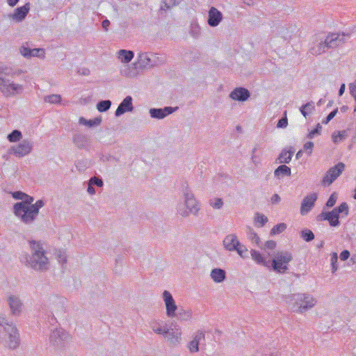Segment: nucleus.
<instances>
[{"mask_svg":"<svg viewBox=\"0 0 356 356\" xmlns=\"http://www.w3.org/2000/svg\"><path fill=\"white\" fill-rule=\"evenodd\" d=\"M293 153L294 151L293 150L284 149L277 158L276 163L280 164L289 163L291 160Z\"/></svg>","mask_w":356,"mask_h":356,"instance_id":"cd10ccee","label":"nucleus"},{"mask_svg":"<svg viewBox=\"0 0 356 356\" xmlns=\"http://www.w3.org/2000/svg\"><path fill=\"white\" fill-rule=\"evenodd\" d=\"M138 64L143 68L151 67L154 65L148 54L146 52L140 53L138 55Z\"/></svg>","mask_w":356,"mask_h":356,"instance_id":"7c9ffc66","label":"nucleus"},{"mask_svg":"<svg viewBox=\"0 0 356 356\" xmlns=\"http://www.w3.org/2000/svg\"><path fill=\"white\" fill-rule=\"evenodd\" d=\"M134 54L132 51L120 49L117 53L118 58L124 63H129L134 58Z\"/></svg>","mask_w":356,"mask_h":356,"instance_id":"c85d7f7f","label":"nucleus"},{"mask_svg":"<svg viewBox=\"0 0 356 356\" xmlns=\"http://www.w3.org/2000/svg\"><path fill=\"white\" fill-rule=\"evenodd\" d=\"M252 356H280V353L275 348L265 347L257 350Z\"/></svg>","mask_w":356,"mask_h":356,"instance_id":"393cba45","label":"nucleus"},{"mask_svg":"<svg viewBox=\"0 0 356 356\" xmlns=\"http://www.w3.org/2000/svg\"><path fill=\"white\" fill-rule=\"evenodd\" d=\"M132 97L131 96H127L122 102L119 104L118 108L115 112V115L119 117L126 112H131L134 110V106L132 104Z\"/></svg>","mask_w":356,"mask_h":356,"instance_id":"6ab92c4d","label":"nucleus"},{"mask_svg":"<svg viewBox=\"0 0 356 356\" xmlns=\"http://www.w3.org/2000/svg\"><path fill=\"white\" fill-rule=\"evenodd\" d=\"M315 110L314 103L313 102H307L300 108V111L302 115L306 118L309 113H312Z\"/></svg>","mask_w":356,"mask_h":356,"instance_id":"f704fd0d","label":"nucleus"},{"mask_svg":"<svg viewBox=\"0 0 356 356\" xmlns=\"http://www.w3.org/2000/svg\"><path fill=\"white\" fill-rule=\"evenodd\" d=\"M181 321H188L191 319L192 312L190 309H184L181 308L177 310V316H175Z\"/></svg>","mask_w":356,"mask_h":356,"instance_id":"2f4dec72","label":"nucleus"},{"mask_svg":"<svg viewBox=\"0 0 356 356\" xmlns=\"http://www.w3.org/2000/svg\"><path fill=\"white\" fill-rule=\"evenodd\" d=\"M344 170L345 164L341 162L338 163L326 172L322 179L321 184L324 186H330L339 177Z\"/></svg>","mask_w":356,"mask_h":356,"instance_id":"f8f14e48","label":"nucleus"},{"mask_svg":"<svg viewBox=\"0 0 356 356\" xmlns=\"http://www.w3.org/2000/svg\"><path fill=\"white\" fill-rule=\"evenodd\" d=\"M339 216L337 214V211L332 209L331 211H329L328 216V221L330 225L332 227H337L339 225Z\"/></svg>","mask_w":356,"mask_h":356,"instance_id":"4c0bfd02","label":"nucleus"},{"mask_svg":"<svg viewBox=\"0 0 356 356\" xmlns=\"http://www.w3.org/2000/svg\"><path fill=\"white\" fill-rule=\"evenodd\" d=\"M31 254L22 255L21 261L27 267L37 271H45L49 268V259L45 255L42 244L40 241H30Z\"/></svg>","mask_w":356,"mask_h":356,"instance_id":"f03ea898","label":"nucleus"},{"mask_svg":"<svg viewBox=\"0 0 356 356\" xmlns=\"http://www.w3.org/2000/svg\"><path fill=\"white\" fill-rule=\"evenodd\" d=\"M31 50H32L31 49L23 46L20 48L19 51L23 56H24L26 58H29V57H31Z\"/></svg>","mask_w":356,"mask_h":356,"instance_id":"bf43d9fd","label":"nucleus"},{"mask_svg":"<svg viewBox=\"0 0 356 356\" xmlns=\"http://www.w3.org/2000/svg\"><path fill=\"white\" fill-rule=\"evenodd\" d=\"M337 196L336 195V193H332L329 199L327 200V202H326V206L327 207H332L336 202H337Z\"/></svg>","mask_w":356,"mask_h":356,"instance_id":"4d7b16f0","label":"nucleus"},{"mask_svg":"<svg viewBox=\"0 0 356 356\" xmlns=\"http://www.w3.org/2000/svg\"><path fill=\"white\" fill-rule=\"evenodd\" d=\"M288 124V120L286 117L282 118L278 120V122L277 124V127L278 128H285Z\"/></svg>","mask_w":356,"mask_h":356,"instance_id":"e2e57ef3","label":"nucleus"},{"mask_svg":"<svg viewBox=\"0 0 356 356\" xmlns=\"http://www.w3.org/2000/svg\"><path fill=\"white\" fill-rule=\"evenodd\" d=\"M47 307L51 314V319L56 321L55 315L60 316L65 312L63 298L57 296L49 297Z\"/></svg>","mask_w":356,"mask_h":356,"instance_id":"ddd939ff","label":"nucleus"},{"mask_svg":"<svg viewBox=\"0 0 356 356\" xmlns=\"http://www.w3.org/2000/svg\"><path fill=\"white\" fill-rule=\"evenodd\" d=\"M177 109V107L165 106L163 108H150L149 115L151 118L156 119H163L168 115L172 113Z\"/></svg>","mask_w":356,"mask_h":356,"instance_id":"a211bd4d","label":"nucleus"},{"mask_svg":"<svg viewBox=\"0 0 356 356\" xmlns=\"http://www.w3.org/2000/svg\"><path fill=\"white\" fill-rule=\"evenodd\" d=\"M260 148L259 145H256L252 150L251 153V161L255 166L259 165L261 163V153H257V150Z\"/></svg>","mask_w":356,"mask_h":356,"instance_id":"c9c22d12","label":"nucleus"},{"mask_svg":"<svg viewBox=\"0 0 356 356\" xmlns=\"http://www.w3.org/2000/svg\"><path fill=\"white\" fill-rule=\"evenodd\" d=\"M164 323L161 321H153L150 323V327L157 334H163L165 327H163Z\"/></svg>","mask_w":356,"mask_h":356,"instance_id":"473e14b6","label":"nucleus"},{"mask_svg":"<svg viewBox=\"0 0 356 356\" xmlns=\"http://www.w3.org/2000/svg\"><path fill=\"white\" fill-rule=\"evenodd\" d=\"M44 102L50 104H58L61 100V97L59 95H50L44 97Z\"/></svg>","mask_w":356,"mask_h":356,"instance_id":"49530a36","label":"nucleus"},{"mask_svg":"<svg viewBox=\"0 0 356 356\" xmlns=\"http://www.w3.org/2000/svg\"><path fill=\"white\" fill-rule=\"evenodd\" d=\"M291 174V168L286 165H280L275 169L274 172V176L277 179H281L285 176L289 177Z\"/></svg>","mask_w":356,"mask_h":356,"instance_id":"c756f323","label":"nucleus"},{"mask_svg":"<svg viewBox=\"0 0 356 356\" xmlns=\"http://www.w3.org/2000/svg\"><path fill=\"white\" fill-rule=\"evenodd\" d=\"M22 72L21 70L13 71L6 65H0V92L4 97H13L21 95L24 90V87L22 84L16 83L8 78L3 77L2 75L13 76L19 75Z\"/></svg>","mask_w":356,"mask_h":356,"instance_id":"20e7f679","label":"nucleus"},{"mask_svg":"<svg viewBox=\"0 0 356 356\" xmlns=\"http://www.w3.org/2000/svg\"><path fill=\"white\" fill-rule=\"evenodd\" d=\"M337 261H338V255L337 252H332L331 254V266H332V271L334 273L337 271L338 266H337Z\"/></svg>","mask_w":356,"mask_h":356,"instance_id":"3c124183","label":"nucleus"},{"mask_svg":"<svg viewBox=\"0 0 356 356\" xmlns=\"http://www.w3.org/2000/svg\"><path fill=\"white\" fill-rule=\"evenodd\" d=\"M346 131H341L338 132H334L332 134V140L334 143H338L346 138Z\"/></svg>","mask_w":356,"mask_h":356,"instance_id":"c03bdc74","label":"nucleus"},{"mask_svg":"<svg viewBox=\"0 0 356 356\" xmlns=\"http://www.w3.org/2000/svg\"><path fill=\"white\" fill-rule=\"evenodd\" d=\"M222 20V14L215 7H211L208 13L207 23L211 27L217 26Z\"/></svg>","mask_w":356,"mask_h":356,"instance_id":"412c9836","label":"nucleus"},{"mask_svg":"<svg viewBox=\"0 0 356 356\" xmlns=\"http://www.w3.org/2000/svg\"><path fill=\"white\" fill-rule=\"evenodd\" d=\"M317 200L316 193H311L305 196L301 203L300 214L305 216L314 207L315 202Z\"/></svg>","mask_w":356,"mask_h":356,"instance_id":"f3484780","label":"nucleus"},{"mask_svg":"<svg viewBox=\"0 0 356 356\" xmlns=\"http://www.w3.org/2000/svg\"><path fill=\"white\" fill-rule=\"evenodd\" d=\"M29 10L30 4L26 3L23 6L17 8L14 13L10 15V18L16 22H20L26 17Z\"/></svg>","mask_w":356,"mask_h":356,"instance_id":"5701e85b","label":"nucleus"},{"mask_svg":"<svg viewBox=\"0 0 356 356\" xmlns=\"http://www.w3.org/2000/svg\"><path fill=\"white\" fill-rule=\"evenodd\" d=\"M281 200V198L278 194H274L271 198L270 202L272 204H278Z\"/></svg>","mask_w":356,"mask_h":356,"instance_id":"774afa93","label":"nucleus"},{"mask_svg":"<svg viewBox=\"0 0 356 356\" xmlns=\"http://www.w3.org/2000/svg\"><path fill=\"white\" fill-rule=\"evenodd\" d=\"M22 134L19 130L15 129L7 136V139L10 143H17L21 141Z\"/></svg>","mask_w":356,"mask_h":356,"instance_id":"e433bc0d","label":"nucleus"},{"mask_svg":"<svg viewBox=\"0 0 356 356\" xmlns=\"http://www.w3.org/2000/svg\"><path fill=\"white\" fill-rule=\"evenodd\" d=\"M0 327H3L7 337L4 345L10 349H16L20 344L19 334L16 326L6 318L0 317Z\"/></svg>","mask_w":356,"mask_h":356,"instance_id":"0eeeda50","label":"nucleus"},{"mask_svg":"<svg viewBox=\"0 0 356 356\" xmlns=\"http://www.w3.org/2000/svg\"><path fill=\"white\" fill-rule=\"evenodd\" d=\"M10 312L14 316H19L22 312L23 302L19 296L15 295H9L7 298Z\"/></svg>","mask_w":356,"mask_h":356,"instance_id":"dca6fc26","label":"nucleus"},{"mask_svg":"<svg viewBox=\"0 0 356 356\" xmlns=\"http://www.w3.org/2000/svg\"><path fill=\"white\" fill-rule=\"evenodd\" d=\"M268 222V218L264 214L257 213L254 216V223L258 227H263Z\"/></svg>","mask_w":356,"mask_h":356,"instance_id":"ea45409f","label":"nucleus"},{"mask_svg":"<svg viewBox=\"0 0 356 356\" xmlns=\"http://www.w3.org/2000/svg\"><path fill=\"white\" fill-rule=\"evenodd\" d=\"M343 42V38L337 33H330L325 38L314 43L309 52L314 56L321 55L330 48H336Z\"/></svg>","mask_w":356,"mask_h":356,"instance_id":"423d86ee","label":"nucleus"},{"mask_svg":"<svg viewBox=\"0 0 356 356\" xmlns=\"http://www.w3.org/2000/svg\"><path fill=\"white\" fill-rule=\"evenodd\" d=\"M182 332L180 326L175 322L171 323L168 328L165 327L163 336L168 339V341L173 345H177L181 340Z\"/></svg>","mask_w":356,"mask_h":356,"instance_id":"4468645a","label":"nucleus"},{"mask_svg":"<svg viewBox=\"0 0 356 356\" xmlns=\"http://www.w3.org/2000/svg\"><path fill=\"white\" fill-rule=\"evenodd\" d=\"M321 129L322 127L321 124L318 123L316 125V129L309 131V133L307 134V138L309 139H312L313 138H314L316 135H320Z\"/></svg>","mask_w":356,"mask_h":356,"instance_id":"6e6d98bb","label":"nucleus"},{"mask_svg":"<svg viewBox=\"0 0 356 356\" xmlns=\"http://www.w3.org/2000/svg\"><path fill=\"white\" fill-rule=\"evenodd\" d=\"M73 143L78 148L82 149L87 147L88 139L86 135L78 133L74 135Z\"/></svg>","mask_w":356,"mask_h":356,"instance_id":"a878e982","label":"nucleus"},{"mask_svg":"<svg viewBox=\"0 0 356 356\" xmlns=\"http://www.w3.org/2000/svg\"><path fill=\"white\" fill-rule=\"evenodd\" d=\"M182 0H163V5L161 7V10H168L177 5H178Z\"/></svg>","mask_w":356,"mask_h":356,"instance_id":"37998d69","label":"nucleus"},{"mask_svg":"<svg viewBox=\"0 0 356 356\" xmlns=\"http://www.w3.org/2000/svg\"><path fill=\"white\" fill-rule=\"evenodd\" d=\"M34 198L25 193L22 201L13 205V213L26 225H31L37 219L40 209L44 206V202L39 200L33 204Z\"/></svg>","mask_w":356,"mask_h":356,"instance_id":"f257e3e1","label":"nucleus"},{"mask_svg":"<svg viewBox=\"0 0 356 356\" xmlns=\"http://www.w3.org/2000/svg\"><path fill=\"white\" fill-rule=\"evenodd\" d=\"M209 204L214 209H220L222 207L224 202L222 198L215 197L210 199Z\"/></svg>","mask_w":356,"mask_h":356,"instance_id":"a19ab883","label":"nucleus"},{"mask_svg":"<svg viewBox=\"0 0 356 356\" xmlns=\"http://www.w3.org/2000/svg\"><path fill=\"white\" fill-rule=\"evenodd\" d=\"M210 276L216 283H221L226 278V272L221 268H214L211 270Z\"/></svg>","mask_w":356,"mask_h":356,"instance_id":"bb28decb","label":"nucleus"},{"mask_svg":"<svg viewBox=\"0 0 356 356\" xmlns=\"http://www.w3.org/2000/svg\"><path fill=\"white\" fill-rule=\"evenodd\" d=\"M88 182L90 184V185L97 186L98 187H102L104 185L102 179L95 176L92 177L89 179Z\"/></svg>","mask_w":356,"mask_h":356,"instance_id":"5fc2aeb1","label":"nucleus"},{"mask_svg":"<svg viewBox=\"0 0 356 356\" xmlns=\"http://www.w3.org/2000/svg\"><path fill=\"white\" fill-rule=\"evenodd\" d=\"M79 123L83 125L88 126L89 127L98 126L102 122V118H95L93 120H86L83 117H81L79 120Z\"/></svg>","mask_w":356,"mask_h":356,"instance_id":"72a5a7b5","label":"nucleus"},{"mask_svg":"<svg viewBox=\"0 0 356 356\" xmlns=\"http://www.w3.org/2000/svg\"><path fill=\"white\" fill-rule=\"evenodd\" d=\"M181 192L183 202H180L177 206V213L184 218L191 215L197 216L200 211V203L195 197L187 181L182 182Z\"/></svg>","mask_w":356,"mask_h":356,"instance_id":"7ed1b4c3","label":"nucleus"},{"mask_svg":"<svg viewBox=\"0 0 356 356\" xmlns=\"http://www.w3.org/2000/svg\"><path fill=\"white\" fill-rule=\"evenodd\" d=\"M337 112L338 108H337L328 114V115L322 121V123L327 124L332 119L334 118Z\"/></svg>","mask_w":356,"mask_h":356,"instance_id":"13d9d810","label":"nucleus"},{"mask_svg":"<svg viewBox=\"0 0 356 356\" xmlns=\"http://www.w3.org/2000/svg\"><path fill=\"white\" fill-rule=\"evenodd\" d=\"M45 55L44 50L43 49H32L31 57H38L44 58Z\"/></svg>","mask_w":356,"mask_h":356,"instance_id":"864d4df0","label":"nucleus"},{"mask_svg":"<svg viewBox=\"0 0 356 356\" xmlns=\"http://www.w3.org/2000/svg\"><path fill=\"white\" fill-rule=\"evenodd\" d=\"M111 106V102L110 100H102L97 103V108L99 112L107 111Z\"/></svg>","mask_w":356,"mask_h":356,"instance_id":"79ce46f5","label":"nucleus"},{"mask_svg":"<svg viewBox=\"0 0 356 356\" xmlns=\"http://www.w3.org/2000/svg\"><path fill=\"white\" fill-rule=\"evenodd\" d=\"M286 303L293 312L302 314L313 308L317 303V300L307 293H293L286 298Z\"/></svg>","mask_w":356,"mask_h":356,"instance_id":"39448f33","label":"nucleus"},{"mask_svg":"<svg viewBox=\"0 0 356 356\" xmlns=\"http://www.w3.org/2000/svg\"><path fill=\"white\" fill-rule=\"evenodd\" d=\"M204 332L202 330H198L194 334L193 339L188 344V348L191 353H195L199 351L200 343L204 339Z\"/></svg>","mask_w":356,"mask_h":356,"instance_id":"aec40b11","label":"nucleus"},{"mask_svg":"<svg viewBox=\"0 0 356 356\" xmlns=\"http://www.w3.org/2000/svg\"><path fill=\"white\" fill-rule=\"evenodd\" d=\"M33 149V143L31 139L25 138L17 145L12 146L9 152L15 156L22 158L29 154Z\"/></svg>","mask_w":356,"mask_h":356,"instance_id":"9b49d317","label":"nucleus"},{"mask_svg":"<svg viewBox=\"0 0 356 356\" xmlns=\"http://www.w3.org/2000/svg\"><path fill=\"white\" fill-rule=\"evenodd\" d=\"M334 211H337V214L339 216V213H344L345 216H348V206L346 202L341 203L339 207L334 209Z\"/></svg>","mask_w":356,"mask_h":356,"instance_id":"8fccbe9b","label":"nucleus"},{"mask_svg":"<svg viewBox=\"0 0 356 356\" xmlns=\"http://www.w3.org/2000/svg\"><path fill=\"white\" fill-rule=\"evenodd\" d=\"M252 259L259 265L264 266L267 268H270V260H268L266 257L262 255L259 251L252 250L250 251Z\"/></svg>","mask_w":356,"mask_h":356,"instance_id":"b1692460","label":"nucleus"},{"mask_svg":"<svg viewBox=\"0 0 356 356\" xmlns=\"http://www.w3.org/2000/svg\"><path fill=\"white\" fill-rule=\"evenodd\" d=\"M276 243L274 241H268L265 243V247L270 250H273L275 248Z\"/></svg>","mask_w":356,"mask_h":356,"instance_id":"338daca9","label":"nucleus"},{"mask_svg":"<svg viewBox=\"0 0 356 356\" xmlns=\"http://www.w3.org/2000/svg\"><path fill=\"white\" fill-rule=\"evenodd\" d=\"M293 259L292 254L287 251L277 252L270 261V270L277 273H285L289 270V264Z\"/></svg>","mask_w":356,"mask_h":356,"instance_id":"6e6552de","label":"nucleus"},{"mask_svg":"<svg viewBox=\"0 0 356 356\" xmlns=\"http://www.w3.org/2000/svg\"><path fill=\"white\" fill-rule=\"evenodd\" d=\"M56 258L58 262L61 264H65L67 262V254L63 250H58L56 252Z\"/></svg>","mask_w":356,"mask_h":356,"instance_id":"603ef678","label":"nucleus"},{"mask_svg":"<svg viewBox=\"0 0 356 356\" xmlns=\"http://www.w3.org/2000/svg\"><path fill=\"white\" fill-rule=\"evenodd\" d=\"M286 229L285 223H280L275 225L270 230V234H278L283 232Z\"/></svg>","mask_w":356,"mask_h":356,"instance_id":"09e8293b","label":"nucleus"},{"mask_svg":"<svg viewBox=\"0 0 356 356\" xmlns=\"http://www.w3.org/2000/svg\"><path fill=\"white\" fill-rule=\"evenodd\" d=\"M301 237L305 241L309 242L314 238V234L311 230L305 229L301 232Z\"/></svg>","mask_w":356,"mask_h":356,"instance_id":"de8ad7c7","label":"nucleus"},{"mask_svg":"<svg viewBox=\"0 0 356 356\" xmlns=\"http://www.w3.org/2000/svg\"><path fill=\"white\" fill-rule=\"evenodd\" d=\"M162 298L165 303V314L168 318H175L177 316L178 307L172 294L167 290L162 293Z\"/></svg>","mask_w":356,"mask_h":356,"instance_id":"2eb2a0df","label":"nucleus"},{"mask_svg":"<svg viewBox=\"0 0 356 356\" xmlns=\"http://www.w3.org/2000/svg\"><path fill=\"white\" fill-rule=\"evenodd\" d=\"M313 147H314V143H313V142H311V141H308V142H307V143L304 145V149H305L306 152H307V153H308V154H309V155H311V154H312Z\"/></svg>","mask_w":356,"mask_h":356,"instance_id":"052dcab7","label":"nucleus"},{"mask_svg":"<svg viewBox=\"0 0 356 356\" xmlns=\"http://www.w3.org/2000/svg\"><path fill=\"white\" fill-rule=\"evenodd\" d=\"M11 194H12V197L14 199L20 200L22 201V200L24 197L25 193L22 192V191H15V192L11 193Z\"/></svg>","mask_w":356,"mask_h":356,"instance_id":"680f3d73","label":"nucleus"},{"mask_svg":"<svg viewBox=\"0 0 356 356\" xmlns=\"http://www.w3.org/2000/svg\"><path fill=\"white\" fill-rule=\"evenodd\" d=\"M69 337V334L63 329L56 328L50 334L49 343L54 348H63L65 346Z\"/></svg>","mask_w":356,"mask_h":356,"instance_id":"9d476101","label":"nucleus"},{"mask_svg":"<svg viewBox=\"0 0 356 356\" xmlns=\"http://www.w3.org/2000/svg\"><path fill=\"white\" fill-rule=\"evenodd\" d=\"M350 257V252L347 250L342 251L339 255V258L341 261H346Z\"/></svg>","mask_w":356,"mask_h":356,"instance_id":"0e129e2a","label":"nucleus"},{"mask_svg":"<svg viewBox=\"0 0 356 356\" xmlns=\"http://www.w3.org/2000/svg\"><path fill=\"white\" fill-rule=\"evenodd\" d=\"M224 248L228 251H236L241 257H245L244 252L248 251L245 245L241 244L234 234H228L223 240Z\"/></svg>","mask_w":356,"mask_h":356,"instance_id":"1a4fd4ad","label":"nucleus"},{"mask_svg":"<svg viewBox=\"0 0 356 356\" xmlns=\"http://www.w3.org/2000/svg\"><path fill=\"white\" fill-rule=\"evenodd\" d=\"M200 27L196 22H192L190 26V33L194 38L200 35Z\"/></svg>","mask_w":356,"mask_h":356,"instance_id":"a18cd8bd","label":"nucleus"},{"mask_svg":"<svg viewBox=\"0 0 356 356\" xmlns=\"http://www.w3.org/2000/svg\"><path fill=\"white\" fill-rule=\"evenodd\" d=\"M250 96V94L248 90L241 87L236 88L229 94V97L232 99L239 102H245L248 100Z\"/></svg>","mask_w":356,"mask_h":356,"instance_id":"4be33fe9","label":"nucleus"},{"mask_svg":"<svg viewBox=\"0 0 356 356\" xmlns=\"http://www.w3.org/2000/svg\"><path fill=\"white\" fill-rule=\"evenodd\" d=\"M328 216H329V211L328 212H322L317 216L318 220H328Z\"/></svg>","mask_w":356,"mask_h":356,"instance_id":"69168bd1","label":"nucleus"},{"mask_svg":"<svg viewBox=\"0 0 356 356\" xmlns=\"http://www.w3.org/2000/svg\"><path fill=\"white\" fill-rule=\"evenodd\" d=\"M248 238L252 243H254L257 246H260V238L257 234L250 227H248Z\"/></svg>","mask_w":356,"mask_h":356,"instance_id":"58836bf2","label":"nucleus"}]
</instances>
